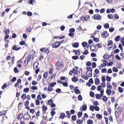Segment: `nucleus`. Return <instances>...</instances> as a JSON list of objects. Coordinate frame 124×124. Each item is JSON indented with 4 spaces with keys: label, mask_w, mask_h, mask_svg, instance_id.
<instances>
[{
    "label": "nucleus",
    "mask_w": 124,
    "mask_h": 124,
    "mask_svg": "<svg viewBox=\"0 0 124 124\" xmlns=\"http://www.w3.org/2000/svg\"><path fill=\"white\" fill-rule=\"evenodd\" d=\"M63 42L62 41H56L55 43L52 44V47L53 48H57L60 46L61 44Z\"/></svg>",
    "instance_id": "obj_1"
},
{
    "label": "nucleus",
    "mask_w": 124,
    "mask_h": 124,
    "mask_svg": "<svg viewBox=\"0 0 124 124\" xmlns=\"http://www.w3.org/2000/svg\"><path fill=\"white\" fill-rule=\"evenodd\" d=\"M90 17L89 16L86 15L82 16L81 17V20L83 21H87L89 20Z\"/></svg>",
    "instance_id": "obj_2"
},
{
    "label": "nucleus",
    "mask_w": 124,
    "mask_h": 124,
    "mask_svg": "<svg viewBox=\"0 0 124 124\" xmlns=\"http://www.w3.org/2000/svg\"><path fill=\"white\" fill-rule=\"evenodd\" d=\"M93 18L95 20H100L101 19L102 17L100 15L97 14L94 15L93 16Z\"/></svg>",
    "instance_id": "obj_3"
},
{
    "label": "nucleus",
    "mask_w": 124,
    "mask_h": 124,
    "mask_svg": "<svg viewBox=\"0 0 124 124\" xmlns=\"http://www.w3.org/2000/svg\"><path fill=\"white\" fill-rule=\"evenodd\" d=\"M78 67H75L74 68H73L72 70V71L73 73H74L75 74L74 75V76H77V73L78 72Z\"/></svg>",
    "instance_id": "obj_4"
},
{
    "label": "nucleus",
    "mask_w": 124,
    "mask_h": 124,
    "mask_svg": "<svg viewBox=\"0 0 124 124\" xmlns=\"http://www.w3.org/2000/svg\"><path fill=\"white\" fill-rule=\"evenodd\" d=\"M101 36L103 38H106L108 36V33L107 31H105L101 34Z\"/></svg>",
    "instance_id": "obj_5"
},
{
    "label": "nucleus",
    "mask_w": 124,
    "mask_h": 124,
    "mask_svg": "<svg viewBox=\"0 0 124 124\" xmlns=\"http://www.w3.org/2000/svg\"><path fill=\"white\" fill-rule=\"evenodd\" d=\"M24 118L26 120H29L30 118V116L28 114H25L24 115Z\"/></svg>",
    "instance_id": "obj_6"
},
{
    "label": "nucleus",
    "mask_w": 124,
    "mask_h": 124,
    "mask_svg": "<svg viewBox=\"0 0 124 124\" xmlns=\"http://www.w3.org/2000/svg\"><path fill=\"white\" fill-rule=\"evenodd\" d=\"M21 48L20 47L16 48V45L12 47V49L13 50L16 51H18Z\"/></svg>",
    "instance_id": "obj_7"
},
{
    "label": "nucleus",
    "mask_w": 124,
    "mask_h": 124,
    "mask_svg": "<svg viewBox=\"0 0 124 124\" xmlns=\"http://www.w3.org/2000/svg\"><path fill=\"white\" fill-rule=\"evenodd\" d=\"M86 70H88L87 71L86 73V74H88V71H92V68L91 67H87L86 68Z\"/></svg>",
    "instance_id": "obj_8"
},
{
    "label": "nucleus",
    "mask_w": 124,
    "mask_h": 124,
    "mask_svg": "<svg viewBox=\"0 0 124 124\" xmlns=\"http://www.w3.org/2000/svg\"><path fill=\"white\" fill-rule=\"evenodd\" d=\"M79 45V44L78 43H74L72 44L73 46L74 47H78Z\"/></svg>",
    "instance_id": "obj_9"
},
{
    "label": "nucleus",
    "mask_w": 124,
    "mask_h": 124,
    "mask_svg": "<svg viewBox=\"0 0 124 124\" xmlns=\"http://www.w3.org/2000/svg\"><path fill=\"white\" fill-rule=\"evenodd\" d=\"M72 80L73 82H76L78 81V79L77 78L74 76V77L72 78Z\"/></svg>",
    "instance_id": "obj_10"
},
{
    "label": "nucleus",
    "mask_w": 124,
    "mask_h": 124,
    "mask_svg": "<svg viewBox=\"0 0 124 124\" xmlns=\"http://www.w3.org/2000/svg\"><path fill=\"white\" fill-rule=\"evenodd\" d=\"M56 82H54L52 83H50L49 84V85L51 87H54V85H56Z\"/></svg>",
    "instance_id": "obj_11"
},
{
    "label": "nucleus",
    "mask_w": 124,
    "mask_h": 124,
    "mask_svg": "<svg viewBox=\"0 0 124 124\" xmlns=\"http://www.w3.org/2000/svg\"><path fill=\"white\" fill-rule=\"evenodd\" d=\"M100 80L99 79L97 78L95 79V83L96 85H98L99 84Z\"/></svg>",
    "instance_id": "obj_12"
},
{
    "label": "nucleus",
    "mask_w": 124,
    "mask_h": 124,
    "mask_svg": "<svg viewBox=\"0 0 124 124\" xmlns=\"http://www.w3.org/2000/svg\"><path fill=\"white\" fill-rule=\"evenodd\" d=\"M106 92L107 94L108 95H110L111 93V90L107 89L106 91Z\"/></svg>",
    "instance_id": "obj_13"
},
{
    "label": "nucleus",
    "mask_w": 124,
    "mask_h": 124,
    "mask_svg": "<svg viewBox=\"0 0 124 124\" xmlns=\"http://www.w3.org/2000/svg\"><path fill=\"white\" fill-rule=\"evenodd\" d=\"M66 117L65 114L63 113L61 114L60 116V118L61 119H63Z\"/></svg>",
    "instance_id": "obj_14"
},
{
    "label": "nucleus",
    "mask_w": 124,
    "mask_h": 124,
    "mask_svg": "<svg viewBox=\"0 0 124 124\" xmlns=\"http://www.w3.org/2000/svg\"><path fill=\"white\" fill-rule=\"evenodd\" d=\"M120 37L121 36H117L115 38V40L116 41H119L120 40Z\"/></svg>",
    "instance_id": "obj_15"
},
{
    "label": "nucleus",
    "mask_w": 124,
    "mask_h": 124,
    "mask_svg": "<svg viewBox=\"0 0 124 124\" xmlns=\"http://www.w3.org/2000/svg\"><path fill=\"white\" fill-rule=\"evenodd\" d=\"M104 62H104L101 65L102 66H103V67L106 66L107 65V64L108 63V62L107 61L104 60Z\"/></svg>",
    "instance_id": "obj_16"
},
{
    "label": "nucleus",
    "mask_w": 124,
    "mask_h": 124,
    "mask_svg": "<svg viewBox=\"0 0 124 124\" xmlns=\"http://www.w3.org/2000/svg\"><path fill=\"white\" fill-rule=\"evenodd\" d=\"M95 96L97 99H100L102 96L100 94H95Z\"/></svg>",
    "instance_id": "obj_17"
},
{
    "label": "nucleus",
    "mask_w": 124,
    "mask_h": 124,
    "mask_svg": "<svg viewBox=\"0 0 124 124\" xmlns=\"http://www.w3.org/2000/svg\"><path fill=\"white\" fill-rule=\"evenodd\" d=\"M108 98L105 96L104 95L102 97V100L103 101H106L108 100Z\"/></svg>",
    "instance_id": "obj_18"
},
{
    "label": "nucleus",
    "mask_w": 124,
    "mask_h": 124,
    "mask_svg": "<svg viewBox=\"0 0 124 124\" xmlns=\"http://www.w3.org/2000/svg\"><path fill=\"white\" fill-rule=\"evenodd\" d=\"M93 40L96 42H98L99 41V39L98 38H95V37H93Z\"/></svg>",
    "instance_id": "obj_19"
},
{
    "label": "nucleus",
    "mask_w": 124,
    "mask_h": 124,
    "mask_svg": "<svg viewBox=\"0 0 124 124\" xmlns=\"http://www.w3.org/2000/svg\"><path fill=\"white\" fill-rule=\"evenodd\" d=\"M82 109L84 111L86 110L87 108V106L86 105H83L82 106Z\"/></svg>",
    "instance_id": "obj_20"
},
{
    "label": "nucleus",
    "mask_w": 124,
    "mask_h": 124,
    "mask_svg": "<svg viewBox=\"0 0 124 124\" xmlns=\"http://www.w3.org/2000/svg\"><path fill=\"white\" fill-rule=\"evenodd\" d=\"M82 114V112H79L78 113V117H81Z\"/></svg>",
    "instance_id": "obj_21"
},
{
    "label": "nucleus",
    "mask_w": 124,
    "mask_h": 124,
    "mask_svg": "<svg viewBox=\"0 0 124 124\" xmlns=\"http://www.w3.org/2000/svg\"><path fill=\"white\" fill-rule=\"evenodd\" d=\"M53 102V101L52 99H50L48 101V104L49 105H51Z\"/></svg>",
    "instance_id": "obj_22"
},
{
    "label": "nucleus",
    "mask_w": 124,
    "mask_h": 124,
    "mask_svg": "<svg viewBox=\"0 0 124 124\" xmlns=\"http://www.w3.org/2000/svg\"><path fill=\"white\" fill-rule=\"evenodd\" d=\"M89 53V52L87 49H85V51L84 52H83V54H84L85 55H87Z\"/></svg>",
    "instance_id": "obj_23"
},
{
    "label": "nucleus",
    "mask_w": 124,
    "mask_h": 124,
    "mask_svg": "<svg viewBox=\"0 0 124 124\" xmlns=\"http://www.w3.org/2000/svg\"><path fill=\"white\" fill-rule=\"evenodd\" d=\"M87 123L88 124H92L93 123V122L91 120L89 119L87 121Z\"/></svg>",
    "instance_id": "obj_24"
},
{
    "label": "nucleus",
    "mask_w": 124,
    "mask_h": 124,
    "mask_svg": "<svg viewBox=\"0 0 124 124\" xmlns=\"http://www.w3.org/2000/svg\"><path fill=\"white\" fill-rule=\"evenodd\" d=\"M83 121L82 120H77V123L78 124H81L82 123Z\"/></svg>",
    "instance_id": "obj_25"
},
{
    "label": "nucleus",
    "mask_w": 124,
    "mask_h": 124,
    "mask_svg": "<svg viewBox=\"0 0 124 124\" xmlns=\"http://www.w3.org/2000/svg\"><path fill=\"white\" fill-rule=\"evenodd\" d=\"M104 27L106 29H108L109 27V25L108 23H106L104 25Z\"/></svg>",
    "instance_id": "obj_26"
},
{
    "label": "nucleus",
    "mask_w": 124,
    "mask_h": 124,
    "mask_svg": "<svg viewBox=\"0 0 124 124\" xmlns=\"http://www.w3.org/2000/svg\"><path fill=\"white\" fill-rule=\"evenodd\" d=\"M74 92L75 93L77 94H78L80 93V91L78 89H75Z\"/></svg>",
    "instance_id": "obj_27"
},
{
    "label": "nucleus",
    "mask_w": 124,
    "mask_h": 124,
    "mask_svg": "<svg viewBox=\"0 0 124 124\" xmlns=\"http://www.w3.org/2000/svg\"><path fill=\"white\" fill-rule=\"evenodd\" d=\"M72 119L74 121H75L76 120V117L75 115H73L71 117Z\"/></svg>",
    "instance_id": "obj_28"
},
{
    "label": "nucleus",
    "mask_w": 124,
    "mask_h": 124,
    "mask_svg": "<svg viewBox=\"0 0 124 124\" xmlns=\"http://www.w3.org/2000/svg\"><path fill=\"white\" fill-rule=\"evenodd\" d=\"M42 108L43 111H46L47 109V107L44 105L43 106Z\"/></svg>",
    "instance_id": "obj_29"
},
{
    "label": "nucleus",
    "mask_w": 124,
    "mask_h": 124,
    "mask_svg": "<svg viewBox=\"0 0 124 124\" xmlns=\"http://www.w3.org/2000/svg\"><path fill=\"white\" fill-rule=\"evenodd\" d=\"M75 29L74 28H72L70 29L69 31L70 32H75Z\"/></svg>",
    "instance_id": "obj_30"
},
{
    "label": "nucleus",
    "mask_w": 124,
    "mask_h": 124,
    "mask_svg": "<svg viewBox=\"0 0 124 124\" xmlns=\"http://www.w3.org/2000/svg\"><path fill=\"white\" fill-rule=\"evenodd\" d=\"M23 91L24 92L27 93L29 92V89L28 88H25L24 89Z\"/></svg>",
    "instance_id": "obj_31"
},
{
    "label": "nucleus",
    "mask_w": 124,
    "mask_h": 124,
    "mask_svg": "<svg viewBox=\"0 0 124 124\" xmlns=\"http://www.w3.org/2000/svg\"><path fill=\"white\" fill-rule=\"evenodd\" d=\"M7 84L6 83H4L2 86V88L3 89H4L7 86Z\"/></svg>",
    "instance_id": "obj_32"
},
{
    "label": "nucleus",
    "mask_w": 124,
    "mask_h": 124,
    "mask_svg": "<svg viewBox=\"0 0 124 124\" xmlns=\"http://www.w3.org/2000/svg\"><path fill=\"white\" fill-rule=\"evenodd\" d=\"M96 116L99 119H101L102 118V116L99 114H97L96 115Z\"/></svg>",
    "instance_id": "obj_33"
},
{
    "label": "nucleus",
    "mask_w": 124,
    "mask_h": 124,
    "mask_svg": "<svg viewBox=\"0 0 124 124\" xmlns=\"http://www.w3.org/2000/svg\"><path fill=\"white\" fill-rule=\"evenodd\" d=\"M112 70L114 72H117L118 71V69L116 67H114V68H113L112 69Z\"/></svg>",
    "instance_id": "obj_34"
},
{
    "label": "nucleus",
    "mask_w": 124,
    "mask_h": 124,
    "mask_svg": "<svg viewBox=\"0 0 124 124\" xmlns=\"http://www.w3.org/2000/svg\"><path fill=\"white\" fill-rule=\"evenodd\" d=\"M108 17L109 19H112L113 18V15L110 14H108Z\"/></svg>",
    "instance_id": "obj_35"
},
{
    "label": "nucleus",
    "mask_w": 124,
    "mask_h": 124,
    "mask_svg": "<svg viewBox=\"0 0 124 124\" xmlns=\"http://www.w3.org/2000/svg\"><path fill=\"white\" fill-rule=\"evenodd\" d=\"M31 30V29L30 28H27L26 30V31L27 32H30Z\"/></svg>",
    "instance_id": "obj_36"
},
{
    "label": "nucleus",
    "mask_w": 124,
    "mask_h": 124,
    "mask_svg": "<svg viewBox=\"0 0 124 124\" xmlns=\"http://www.w3.org/2000/svg\"><path fill=\"white\" fill-rule=\"evenodd\" d=\"M114 30V29L113 27H110L109 29V31L110 32H112Z\"/></svg>",
    "instance_id": "obj_37"
},
{
    "label": "nucleus",
    "mask_w": 124,
    "mask_h": 124,
    "mask_svg": "<svg viewBox=\"0 0 124 124\" xmlns=\"http://www.w3.org/2000/svg\"><path fill=\"white\" fill-rule=\"evenodd\" d=\"M21 98L22 99H25L26 98V96L25 94H23L22 95Z\"/></svg>",
    "instance_id": "obj_38"
},
{
    "label": "nucleus",
    "mask_w": 124,
    "mask_h": 124,
    "mask_svg": "<svg viewBox=\"0 0 124 124\" xmlns=\"http://www.w3.org/2000/svg\"><path fill=\"white\" fill-rule=\"evenodd\" d=\"M115 57L117 60H120L121 59V58L118 55H116L115 56Z\"/></svg>",
    "instance_id": "obj_39"
},
{
    "label": "nucleus",
    "mask_w": 124,
    "mask_h": 124,
    "mask_svg": "<svg viewBox=\"0 0 124 124\" xmlns=\"http://www.w3.org/2000/svg\"><path fill=\"white\" fill-rule=\"evenodd\" d=\"M90 95L92 97H93L94 96V93L93 92H91L90 93Z\"/></svg>",
    "instance_id": "obj_40"
},
{
    "label": "nucleus",
    "mask_w": 124,
    "mask_h": 124,
    "mask_svg": "<svg viewBox=\"0 0 124 124\" xmlns=\"http://www.w3.org/2000/svg\"><path fill=\"white\" fill-rule=\"evenodd\" d=\"M78 98L79 100L81 101L82 100V98L81 95H79L78 96Z\"/></svg>",
    "instance_id": "obj_41"
},
{
    "label": "nucleus",
    "mask_w": 124,
    "mask_h": 124,
    "mask_svg": "<svg viewBox=\"0 0 124 124\" xmlns=\"http://www.w3.org/2000/svg\"><path fill=\"white\" fill-rule=\"evenodd\" d=\"M118 90L121 93L123 92V88L120 87H119Z\"/></svg>",
    "instance_id": "obj_42"
},
{
    "label": "nucleus",
    "mask_w": 124,
    "mask_h": 124,
    "mask_svg": "<svg viewBox=\"0 0 124 124\" xmlns=\"http://www.w3.org/2000/svg\"><path fill=\"white\" fill-rule=\"evenodd\" d=\"M92 67L93 68H95L96 67V65L95 62H93L92 63Z\"/></svg>",
    "instance_id": "obj_43"
},
{
    "label": "nucleus",
    "mask_w": 124,
    "mask_h": 124,
    "mask_svg": "<svg viewBox=\"0 0 124 124\" xmlns=\"http://www.w3.org/2000/svg\"><path fill=\"white\" fill-rule=\"evenodd\" d=\"M82 45L83 47H85L87 45V43L85 42H83L82 43Z\"/></svg>",
    "instance_id": "obj_44"
},
{
    "label": "nucleus",
    "mask_w": 124,
    "mask_h": 124,
    "mask_svg": "<svg viewBox=\"0 0 124 124\" xmlns=\"http://www.w3.org/2000/svg\"><path fill=\"white\" fill-rule=\"evenodd\" d=\"M63 85L65 87H67L68 86V84L67 82H64L62 83Z\"/></svg>",
    "instance_id": "obj_45"
},
{
    "label": "nucleus",
    "mask_w": 124,
    "mask_h": 124,
    "mask_svg": "<svg viewBox=\"0 0 124 124\" xmlns=\"http://www.w3.org/2000/svg\"><path fill=\"white\" fill-rule=\"evenodd\" d=\"M48 73L47 72H45L43 76L44 78H46L48 75Z\"/></svg>",
    "instance_id": "obj_46"
},
{
    "label": "nucleus",
    "mask_w": 124,
    "mask_h": 124,
    "mask_svg": "<svg viewBox=\"0 0 124 124\" xmlns=\"http://www.w3.org/2000/svg\"><path fill=\"white\" fill-rule=\"evenodd\" d=\"M93 104L94 105L96 106L99 105L98 103V101H94L93 102Z\"/></svg>",
    "instance_id": "obj_47"
},
{
    "label": "nucleus",
    "mask_w": 124,
    "mask_h": 124,
    "mask_svg": "<svg viewBox=\"0 0 124 124\" xmlns=\"http://www.w3.org/2000/svg\"><path fill=\"white\" fill-rule=\"evenodd\" d=\"M94 72L96 73V75H97L99 73V72L98 70L97 69H96L95 70Z\"/></svg>",
    "instance_id": "obj_48"
},
{
    "label": "nucleus",
    "mask_w": 124,
    "mask_h": 124,
    "mask_svg": "<svg viewBox=\"0 0 124 124\" xmlns=\"http://www.w3.org/2000/svg\"><path fill=\"white\" fill-rule=\"evenodd\" d=\"M102 81L103 82H105V76H103L102 77Z\"/></svg>",
    "instance_id": "obj_49"
},
{
    "label": "nucleus",
    "mask_w": 124,
    "mask_h": 124,
    "mask_svg": "<svg viewBox=\"0 0 124 124\" xmlns=\"http://www.w3.org/2000/svg\"><path fill=\"white\" fill-rule=\"evenodd\" d=\"M31 89L33 90H36L37 89V87L36 86H31Z\"/></svg>",
    "instance_id": "obj_50"
},
{
    "label": "nucleus",
    "mask_w": 124,
    "mask_h": 124,
    "mask_svg": "<svg viewBox=\"0 0 124 124\" xmlns=\"http://www.w3.org/2000/svg\"><path fill=\"white\" fill-rule=\"evenodd\" d=\"M52 87L49 85L48 89L49 91L51 92L53 88Z\"/></svg>",
    "instance_id": "obj_51"
},
{
    "label": "nucleus",
    "mask_w": 124,
    "mask_h": 124,
    "mask_svg": "<svg viewBox=\"0 0 124 124\" xmlns=\"http://www.w3.org/2000/svg\"><path fill=\"white\" fill-rule=\"evenodd\" d=\"M25 75L27 76H29L30 74L29 72L27 71H25L24 73Z\"/></svg>",
    "instance_id": "obj_52"
},
{
    "label": "nucleus",
    "mask_w": 124,
    "mask_h": 124,
    "mask_svg": "<svg viewBox=\"0 0 124 124\" xmlns=\"http://www.w3.org/2000/svg\"><path fill=\"white\" fill-rule=\"evenodd\" d=\"M101 87L100 85L98 86L97 87V90L98 91H101Z\"/></svg>",
    "instance_id": "obj_53"
},
{
    "label": "nucleus",
    "mask_w": 124,
    "mask_h": 124,
    "mask_svg": "<svg viewBox=\"0 0 124 124\" xmlns=\"http://www.w3.org/2000/svg\"><path fill=\"white\" fill-rule=\"evenodd\" d=\"M94 107L93 106H92L90 107V110H91L93 111V110L94 109Z\"/></svg>",
    "instance_id": "obj_54"
},
{
    "label": "nucleus",
    "mask_w": 124,
    "mask_h": 124,
    "mask_svg": "<svg viewBox=\"0 0 124 124\" xmlns=\"http://www.w3.org/2000/svg\"><path fill=\"white\" fill-rule=\"evenodd\" d=\"M94 109L96 111H99L100 109L99 107H98L97 106H96L95 107Z\"/></svg>",
    "instance_id": "obj_55"
},
{
    "label": "nucleus",
    "mask_w": 124,
    "mask_h": 124,
    "mask_svg": "<svg viewBox=\"0 0 124 124\" xmlns=\"http://www.w3.org/2000/svg\"><path fill=\"white\" fill-rule=\"evenodd\" d=\"M32 13L30 12H28L27 13V15L29 16H31L32 15Z\"/></svg>",
    "instance_id": "obj_56"
},
{
    "label": "nucleus",
    "mask_w": 124,
    "mask_h": 124,
    "mask_svg": "<svg viewBox=\"0 0 124 124\" xmlns=\"http://www.w3.org/2000/svg\"><path fill=\"white\" fill-rule=\"evenodd\" d=\"M112 41L111 40H110L108 42V46H110L111 44H112Z\"/></svg>",
    "instance_id": "obj_57"
},
{
    "label": "nucleus",
    "mask_w": 124,
    "mask_h": 124,
    "mask_svg": "<svg viewBox=\"0 0 124 124\" xmlns=\"http://www.w3.org/2000/svg\"><path fill=\"white\" fill-rule=\"evenodd\" d=\"M87 76L89 77H91L92 76V71L89 72L88 75L87 74H86Z\"/></svg>",
    "instance_id": "obj_58"
},
{
    "label": "nucleus",
    "mask_w": 124,
    "mask_h": 124,
    "mask_svg": "<svg viewBox=\"0 0 124 124\" xmlns=\"http://www.w3.org/2000/svg\"><path fill=\"white\" fill-rule=\"evenodd\" d=\"M86 65L88 66H90L91 65V63L90 62L88 61L86 63Z\"/></svg>",
    "instance_id": "obj_59"
},
{
    "label": "nucleus",
    "mask_w": 124,
    "mask_h": 124,
    "mask_svg": "<svg viewBox=\"0 0 124 124\" xmlns=\"http://www.w3.org/2000/svg\"><path fill=\"white\" fill-rule=\"evenodd\" d=\"M74 15V14H72L68 16L67 18L68 19L72 18H73V16Z\"/></svg>",
    "instance_id": "obj_60"
},
{
    "label": "nucleus",
    "mask_w": 124,
    "mask_h": 124,
    "mask_svg": "<svg viewBox=\"0 0 124 124\" xmlns=\"http://www.w3.org/2000/svg\"><path fill=\"white\" fill-rule=\"evenodd\" d=\"M101 85L102 87H105L106 86V84L104 82H103L101 83Z\"/></svg>",
    "instance_id": "obj_61"
},
{
    "label": "nucleus",
    "mask_w": 124,
    "mask_h": 124,
    "mask_svg": "<svg viewBox=\"0 0 124 124\" xmlns=\"http://www.w3.org/2000/svg\"><path fill=\"white\" fill-rule=\"evenodd\" d=\"M25 43V42L23 41H22L20 42L19 44L21 45H23Z\"/></svg>",
    "instance_id": "obj_62"
},
{
    "label": "nucleus",
    "mask_w": 124,
    "mask_h": 124,
    "mask_svg": "<svg viewBox=\"0 0 124 124\" xmlns=\"http://www.w3.org/2000/svg\"><path fill=\"white\" fill-rule=\"evenodd\" d=\"M107 69L106 68H104L102 70L101 72L102 73H106Z\"/></svg>",
    "instance_id": "obj_63"
},
{
    "label": "nucleus",
    "mask_w": 124,
    "mask_h": 124,
    "mask_svg": "<svg viewBox=\"0 0 124 124\" xmlns=\"http://www.w3.org/2000/svg\"><path fill=\"white\" fill-rule=\"evenodd\" d=\"M115 18L116 19H118L119 18V16L117 14H115L114 15Z\"/></svg>",
    "instance_id": "obj_64"
}]
</instances>
